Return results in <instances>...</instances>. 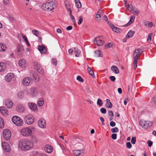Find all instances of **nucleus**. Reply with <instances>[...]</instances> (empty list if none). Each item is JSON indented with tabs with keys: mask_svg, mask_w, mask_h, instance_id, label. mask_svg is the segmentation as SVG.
Wrapping results in <instances>:
<instances>
[{
	"mask_svg": "<svg viewBox=\"0 0 156 156\" xmlns=\"http://www.w3.org/2000/svg\"><path fill=\"white\" fill-rule=\"evenodd\" d=\"M33 146V143L27 139H22L19 142V147L23 151H26L29 150Z\"/></svg>",
	"mask_w": 156,
	"mask_h": 156,
	"instance_id": "obj_1",
	"label": "nucleus"
},
{
	"mask_svg": "<svg viewBox=\"0 0 156 156\" xmlns=\"http://www.w3.org/2000/svg\"><path fill=\"white\" fill-rule=\"evenodd\" d=\"M56 2L54 1L43 4L41 7L45 11L53 12L54 9L56 7Z\"/></svg>",
	"mask_w": 156,
	"mask_h": 156,
	"instance_id": "obj_2",
	"label": "nucleus"
},
{
	"mask_svg": "<svg viewBox=\"0 0 156 156\" xmlns=\"http://www.w3.org/2000/svg\"><path fill=\"white\" fill-rule=\"evenodd\" d=\"M140 48H137L135 50L133 51V56L134 58L133 64L134 65V69H136L137 67V60L140 56L139 55Z\"/></svg>",
	"mask_w": 156,
	"mask_h": 156,
	"instance_id": "obj_3",
	"label": "nucleus"
},
{
	"mask_svg": "<svg viewBox=\"0 0 156 156\" xmlns=\"http://www.w3.org/2000/svg\"><path fill=\"white\" fill-rule=\"evenodd\" d=\"M12 122L16 125L18 126H21L23 124V120L19 117L15 116L12 119Z\"/></svg>",
	"mask_w": 156,
	"mask_h": 156,
	"instance_id": "obj_4",
	"label": "nucleus"
},
{
	"mask_svg": "<svg viewBox=\"0 0 156 156\" xmlns=\"http://www.w3.org/2000/svg\"><path fill=\"white\" fill-rule=\"evenodd\" d=\"M20 132L21 134L24 136H29L31 135L32 131L31 128L26 127L22 129Z\"/></svg>",
	"mask_w": 156,
	"mask_h": 156,
	"instance_id": "obj_5",
	"label": "nucleus"
},
{
	"mask_svg": "<svg viewBox=\"0 0 156 156\" xmlns=\"http://www.w3.org/2000/svg\"><path fill=\"white\" fill-rule=\"evenodd\" d=\"M34 118L31 115H28L26 116L24 118V120L26 124L28 125L32 124L34 121Z\"/></svg>",
	"mask_w": 156,
	"mask_h": 156,
	"instance_id": "obj_6",
	"label": "nucleus"
},
{
	"mask_svg": "<svg viewBox=\"0 0 156 156\" xmlns=\"http://www.w3.org/2000/svg\"><path fill=\"white\" fill-rule=\"evenodd\" d=\"M139 123L140 126L145 129H147L152 126L153 123L150 121H140Z\"/></svg>",
	"mask_w": 156,
	"mask_h": 156,
	"instance_id": "obj_7",
	"label": "nucleus"
},
{
	"mask_svg": "<svg viewBox=\"0 0 156 156\" xmlns=\"http://www.w3.org/2000/svg\"><path fill=\"white\" fill-rule=\"evenodd\" d=\"M3 135V137L6 140H9L10 139L11 136V133L10 131L8 129L4 130Z\"/></svg>",
	"mask_w": 156,
	"mask_h": 156,
	"instance_id": "obj_8",
	"label": "nucleus"
},
{
	"mask_svg": "<svg viewBox=\"0 0 156 156\" xmlns=\"http://www.w3.org/2000/svg\"><path fill=\"white\" fill-rule=\"evenodd\" d=\"M34 68L40 73L43 74L44 73V71L40 65L37 62H34Z\"/></svg>",
	"mask_w": 156,
	"mask_h": 156,
	"instance_id": "obj_9",
	"label": "nucleus"
},
{
	"mask_svg": "<svg viewBox=\"0 0 156 156\" xmlns=\"http://www.w3.org/2000/svg\"><path fill=\"white\" fill-rule=\"evenodd\" d=\"M33 82V80L31 78L27 77L23 79L22 81L23 84L26 86H29L31 85Z\"/></svg>",
	"mask_w": 156,
	"mask_h": 156,
	"instance_id": "obj_10",
	"label": "nucleus"
},
{
	"mask_svg": "<svg viewBox=\"0 0 156 156\" xmlns=\"http://www.w3.org/2000/svg\"><path fill=\"white\" fill-rule=\"evenodd\" d=\"M30 75L35 81H38L39 80L40 77L34 71H31L30 72Z\"/></svg>",
	"mask_w": 156,
	"mask_h": 156,
	"instance_id": "obj_11",
	"label": "nucleus"
},
{
	"mask_svg": "<svg viewBox=\"0 0 156 156\" xmlns=\"http://www.w3.org/2000/svg\"><path fill=\"white\" fill-rule=\"evenodd\" d=\"M2 148L7 152H9L11 150V147L6 142L2 143Z\"/></svg>",
	"mask_w": 156,
	"mask_h": 156,
	"instance_id": "obj_12",
	"label": "nucleus"
},
{
	"mask_svg": "<svg viewBox=\"0 0 156 156\" xmlns=\"http://www.w3.org/2000/svg\"><path fill=\"white\" fill-rule=\"evenodd\" d=\"M30 93L32 96H36L38 94L37 88L34 87H32L30 89Z\"/></svg>",
	"mask_w": 156,
	"mask_h": 156,
	"instance_id": "obj_13",
	"label": "nucleus"
},
{
	"mask_svg": "<svg viewBox=\"0 0 156 156\" xmlns=\"http://www.w3.org/2000/svg\"><path fill=\"white\" fill-rule=\"evenodd\" d=\"M14 77V74L12 73H8L5 77L6 81L7 82H10Z\"/></svg>",
	"mask_w": 156,
	"mask_h": 156,
	"instance_id": "obj_14",
	"label": "nucleus"
},
{
	"mask_svg": "<svg viewBox=\"0 0 156 156\" xmlns=\"http://www.w3.org/2000/svg\"><path fill=\"white\" fill-rule=\"evenodd\" d=\"M95 44H97L98 46H101L103 45L104 43V41L102 40H98V37L95 38L94 41Z\"/></svg>",
	"mask_w": 156,
	"mask_h": 156,
	"instance_id": "obj_15",
	"label": "nucleus"
},
{
	"mask_svg": "<svg viewBox=\"0 0 156 156\" xmlns=\"http://www.w3.org/2000/svg\"><path fill=\"white\" fill-rule=\"evenodd\" d=\"M13 105V102L11 100H7L5 101V105L8 108H11Z\"/></svg>",
	"mask_w": 156,
	"mask_h": 156,
	"instance_id": "obj_16",
	"label": "nucleus"
},
{
	"mask_svg": "<svg viewBox=\"0 0 156 156\" xmlns=\"http://www.w3.org/2000/svg\"><path fill=\"white\" fill-rule=\"evenodd\" d=\"M38 125L41 128H44L46 126L45 121L44 119H41L38 121Z\"/></svg>",
	"mask_w": 156,
	"mask_h": 156,
	"instance_id": "obj_17",
	"label": "nucleus"
},
{
	"mask_svg": "<svg viewBox=\"0 0 156 156\" xmlns=\"http://www.w3.org/2000/svg\"><path fill=\"white\" fill-rule=\"evenodd\" d=\"M18 63L19 66L23 68L26 67L27 65L26 61L24 59L20 60Z\"/></svg>",
	"mask_w": 156,
	"mask_h": 156,
	"instance_id": "obj_18",
	"label": "nucleus"
},
{
	"mask_svg": "<svg viewBox=\"0 0 156 156\" xmlns=\"http://www.w3.org/2000/svg\"><path fill=\"white\" fill-rule=\"evenodd\" d=\"M38 49L41 53H46L47 52L46 48L43 45L38 46Z\"/></svg>",
	"mask_w": 156,
	"mask_h": 156,
	"instance_id": "obj_19",
	"label": "nucleus"
},
{
	"mask_svg": "<svg viewBox=\"0 0 156 156\" xmlns=\"http://www.w3.org/2000/svg\"><path fill=\"white\" fill-rule=\"evenodd\" d=\"M28 105L30 109L33 110H35L37 108V105L34 103L29 102Z\"/></svg>",
	"mask_w": 156,
	"mask_h": 156,
	"instance_id": "obj_20",
	"label": "nucleus"
},
{
	"mask_svg": "<svg viewBox=\"0 0 156 156\" xmlns=\"http://www.w3.org/2000/svg\"><path fill=\"white\" fill-rule=\"evenodd\" d=\"M24 110V108L21 104L18 105L16 108V111L19 112H23Z\"/></svg>",
	"mask_w": 156,
	"mask_h": 156,
	"instance_id": "obj_21",
	"label": "nucleus"
},
{
	"mask_svg": "<svg viewBox=\"0 0 156 156\" xmlns=\"http://www.w3.org/2000/svg\"><path fill=\"white\" fill-rule=\"evenodd\" d=\"M83 150H74L73 151V153L76 156H80L83 154Z\"/></svg>",
	"mask_w": 156,
	"mask_h": 156,
	"instance_id": "obj_22",
	"label": "nucleus"
},
{
	"mask_svg": "<svg viewBox=\"0 0 156 156\" xmlns=\"http://www.w3.org/2000/svg\"><path fill=\"white\" fill-rule=\"evenodd\" d=\"M0 111L2 114L5 116L8 114L7 110L4 107H1L0 108Z\"/></svg>",
	"mask_w": 156,
	"mask_h": 156,
	"instance_id": "obj_23",
	"label": "nucleus"
},
{
	"mask_svg": "<svg viewBox=\"0 0 156 156\" xmlns=\"http://www.w3.org/2000/svg\"><path fill=\"white\" fill-rule=\"evenodd\" d=\"M135 19V16H131V18L128 23H127L126 24L123 25V27H127L129 25H130L134 21V20Z\"/></svg>",
	"mask_w": 156,
	"mask_h": 156,
	"instance_id": "obj_24",
	"label": "nucleus"
},
{
	"mask_svg": "<svg viewBox=\"0 0 156 156\" xmlns=\"http://www.w3.org/2000/svg\"><path fill=\"white\" fill-rule=\"evenodd\" d=\"M106 103L105 105L106 106L109 108H111L112 107V103L110 102V100L108 99H107L106 100Z\"/></svg>",
	"mask_w": 156,
	"mask_h": 156,
	"instance_id": "obj_25",
	"label": "nucleus"
},
{
	"mask_svg": "<svg viewBox=\"0 0 156 156\" xmlns=\"http://www.w3.org/2000/svg\"><path fill=\"white\" fill-rule=\"evenodd\" d=\"M111 69L116 74H118L119 73V69L116 66H111Z\"/></svg>",
	"mask_w": 156,
	"mask_h": 156,
	"instance_id": "obj_26",
	"label": "nucleus"
},
{
	"mask_svg": "<svg viewBox=\"0 0 156 156\" xmlns=\"http://www.w3.org/2000/svg\"><path fill=\"white\" fill-rule=\"evenodd\" d=\"M24 51L23 46L20 45H18L17 47V51L18 53H22Z\"/></svg>",
	"mask_w": 156,
	"mask_h": 156,
	"instance_id": "obj_27",
	"label": "nucleus"
},
{
	"mask_svg": "<svg viewBox=\"0 0 156 156\" xmlns=\"http://www.w3.org/2000/svg\"><path fill=\"white\" fill-rule=\"evenodd\" d=\"M7 48L5 44L2 43H0V51L4 52L5 51Z\"/></svg>",
	"mask_w": 156,
	"mask_h": 156,
	"instance_id": "obj_28",
	"label": "nucleus"
},
{
	"mask_svg": "<svg viewBox=\"0 0 156 156\" xmlns=\"http://www.w3.org/2000/svg\"><path fill=\"white\" fill-rule=\"evenodd\" d=\"M6 65L3 62L0 63V72H2L4 70L6 69Z\"/></svg>",
	"mask_w": 156,
	"mask_h": 156,
	"instance_id": "obj_29",
	"label": "nucleus"
},
{
	"mask_svg": "<svg viewBox=\"0 0 156 156\" xmlns=\"http://www.w3.org/2000/svg\"><path fill=\"white\" fill-rule=\"evenodd\" d=\"M45 150L48 153H50L52 151V147L49 145H46L45 146Z\"/></svg>",
	"mask_w": 156,
	"mask_h": 156,
	"instance_id": "obj_30",
	"label": "nucleus"
},
{
	"mask_svg": "<svg viewBox=\"0 0 156 156\" xmlns=\"http://www.w3.org/2000/svg\"><path fill=\"white\" fill-rule=\"evenodd\" d=\"M112 30L115 32L117 33H119L122 32V30L119 28L115 26L112 28Z\"/></svg>",
	"mask_w": 156,
	"mask_h": 156,
	"instance_id": "obj_31",
	"label": "nucleus"
},
{
	"mask_svg": "<svg viewBox=\"0 0 156 156\" xmlns=\"http://www.w3.org/2000/svg\"><path fill=\"white\" fill-rule=\"evenodd\" d=\"M134 33L135 32L134 31L131 30H130L126 35V38H130L131 37Z\"/></svg>",
	"mask_w": 156,
	"mask_h": 156,
	"instance_id": "obj_32",
	"label": "nucleus"
},
{
	"mask_svg": "<svg viewBox=\"0 0 156 156\" xmlns=\"http://www.w3.org/2000/svg\"><path fill=\"white\" fill-rule=\"evenodd\" d=\"M65 5L66 8H67V9L69 11V13L71 14L72 12V11L70 9L71 5L68 3H66V2H65Z\"/></svg>",
	"mask_w": 156,
	"mask_h": 156,
	"instance_id": "obj_33",
	"label": "nucleus"
},
{
	"mask_svg": "<svg viewBox=\"0 0 156 156\" xmlns=\"http://www.w3.org/2000/svg\"><path fill=\"white\" fill-rule=\"evenodd\" d=\"M130 5L131 6V11H132V12L134 14V12H135L136 13V15H138L139 12L137 11V9L136 8H135V7H133L132 5Z\"/></svg>",
	"mask_w": 156,
	"mask_h": 156,
	"instance_id": "obj_34",
	"label": "nucleus"
},
{
	"mask_svg": "<svg viewBox=\"0 0 156 156\" xmlns=\"http://www.w3.org/2000/svg\"><path fill=\"white\" fill-rule=\"evenodd\" d=\"M76 5L78 8H80L81 7V5L79 0H75Z\"/></svg>",
	"mask_w": 156,
	"mask_h": 156,
	"instance_id": "obj_35",
	"label": "nucleus"
},
{
	"mask_svg": "<svg viewBox=\"0 0 156 156\" xmlns=\"http://www.w3.org/2000/svg\"><path fill=\"white\" fill-rule=\"evenodd\" d=\"M74 49L75 52L76 53L75 56L76 57H79L80 52V51L76 48H74Z\"/></svg>",
	"mask_w": 156,
	"mask_h": 156,
	"instance_id": "obj_36",
	"label": "nucleus"
},
{
	"mask_svg": "<svg viewBox=\"0 0 156 156\" xmlns=\"http://www.w3.org/2000/svg\"><path fill=\"white\" fill-rule=\"evenodd\" d=\"M17 96L19 99H21L23 97V93L21 91H20L18 92Z\"/></svg>",
	"mask_w": 156,
	"mask_h": 156,
	"instance_id": "obj_37",
	"label": "nucleus"
},
{
	"mask_svg": "<svg viewBox=\"0 0 156 156\" xmlns=\"http://www.w3.org/2000/svg\"><path fill=\"white\" fill-rule=\"evenodd\" d=\"M44 103V101L43 99H40L37 101V104L39 106H42Z\"/></svg>",
	"mask_w": 156,
	"mask_h": 156,
	"instance_id": "obj_38",
	"label": "nucleus"
},
{
	"mask_svg": "<svg viewBox=\"0 0 156 156\" xmlns=\"http://www.w3.org/2000/svg\"><path fill=\"white\" fill-rule=\"evenodd\" d=\"M4 126V122L2 119L0 117V128H2Z\"/></svg>",
	"mask_w": 156,
	"mask_h": 156,
	"instance_id": "obj_39",
	"label": "nucleus"
},
{
	"mask_svg": "<svg viewBox=\"0 0 156 156\" xmlns=\"http://www.w3.org/2000/svg\"><path fill=\"white\" fill-rule=\"evenodd\" d=\"M95 53L96 55V56L97 57H102V54H101L100 51L99 50H96Z\"/></svg>",
	"mask_w": 156,
	"mask_h": 156,
	"instance_id": "obj_40",
	"label": "nucleus"
},
{
	"mask_svg": "<svg viewBox=\"0 0 156 156\" xmlns=\"http://www.w3.org/2000/svg\"><path fill=\"white\" fill-rule=\"evenodd\" d=\"M87 71L92 76L94 75V73L93 71L91 69L90 67L87 68Z\"/></svg>",
	"mask_w": 156,
	"mask_h": 156,
	"instance_id": "obj_41",
	"label": "nucleus"
},
{
	"mask_svg": "<svg viewBox=\"0 0 156 156\" xmlns=\"http://www.w3.org/2000/svg\"><path fill=\"white\" fill-rule=\"evenodd\" d=\"M111 131L112 133H117L119 131V129L117 127L112 128L111 129Z\"/></svg>",
	"mask_w": 156,
	"mask_h": 156,
	"instance_id": "obj_42",
	"label": "nucleus"
},
{
	"mask_svg": "<svg viewBox=\"0 0 156 156\" xmlns=\"http://www.w3.org/2000/svg\"><path fill=\"white\" fill-rule=\"evenodd\" d=\"M97 104L99 105L100 106H101L103 104L102 100L100 99H98L97 100Z\"/></svg>",
	"mask_w": 156,
	"mask_h": 156,
	"instance_id": "obj_43",
	"label": "nucleus"
},
{
	"mask_svg": "<svg viewBox=\"0 0 156 156\" xmlns=\"http://www.w3.org/2000/svg\"><path fill=\"white\" fill-rule=\"evenodd\" d=\"M112 44H113L111 43L110 42L108 44H106L105 46V47L106 48H110L112 46Z\"/></svg>",
	"mask_w": 156,
	"mask_h": 156,
	"instance_id": "obj_44",
	"label": "nucleus"
},
{
	"mask_svg": "<svg viewBox=\"0 0 156 156\" xmlns=\"http://www.w3.org/2000/svg\"><path fill=\"white\" fill-rule=\"evenodd\" d=\"M136 137L132 136V139L131 140V143L133 144H135L136 142Z\"/></svg>",
	"mask_w": 156,
	"mask_h": 156,
	"instance_id": "obj_45",
	"label": "nucleus"
},
{
	"mask_svg": "<svg viewBox=\"0 0 156 156\" xmlns=\"http://www.w3.org/2000/svg\"><path fill=\"white\" fill-rule=\"evenodd\" d=\"M83 21V18L82 16H80L79 17V20L78 22V25H80L81 24Z\"/></svg>",
	"mask_w": 156,
	"mask_h": 156,
	"instance_id": "obj_46",
	"label": "nucleus"
},
{
	"mask_svg": "<svg viewBox=\"0 0 156 156\" xmlns=\"http://www.w3.org/2000/svg\"><path fill=\"white\" fill-rule=\"evenodd\" d=\"M32 32L33 34L37 36L39 34L38 31L37 30H33Z\"/></svg>",
	"mask_w": 156,
	"mask_h": 156,
	"instance_id": "obj_47",
	"label": "nucleus"
},
{
	"mask_svg": "<svg viewBox=\"0 0 156 156\" xmlns=\"http://www.w3.org/2000/svg\"><path fill=\"white\" fill-rule=\"evenodd\" d=\"M76 79L80 82H83L84 80L80 76H78L77 77Z\"/></svg>",
	"mask_w": 156,
	"mask_h": 156,
	"instance_id": "obj_48",
	"label": "nucleus"
},
{
	"mask_svg": "<svg viewBox=\"0 0 156 156\" xmlns=\"http://www.w3.org/2000/svg\"><path fill=\"white\" fill-rule=\"evenodd\" d=\"M151 34H149L147 37V41L148 42H150L151 41Z\"/></svg>",
	"mask_w": 156,
	"mask_h": 156,
	"instance_id": "obj_49",
	"label": "nucleus"
},
{
	"mask_svg": "<svg viewBox=\"0 0 156 156\" xmlns=\"http://www.w3.org/2000/svg\"><path fill=\"white\" fill-rule=\"evenodd\" d=\"M100 111L102 114H105L106 112V109L104 108H101L100 109Z\"/></svg>",
	"mask_w": 156,
	"mask_h": 156,
	"instance_id": "obj_50",
	"label": "nucleus"
},
{
	"mask_svg": "<svg viewBox=\"0 0 156 156\" xmlns=\"http://www.w3.org/2000/svg\"><path fill=\"white\" fill-rule=\"evenodd\" d=\"M117 135L116 134H112L111 136V138L113 140H116L117 138Z\"/></svg>",
	"mask_w": 156,
	"mask_h": 156,
	"instance_id": "obj_51",
	"label": "nucleus"
},
{
	"mask_svg": "<svg viewBox=\"0 0 156 156\" xmlns=\"http://www.w3.org/2000/svg\"><path fill=\"white\" fill-rule=\"evenodd\" d=\"M70 18L71 20L73 21V23H75V19L74 17L72 15V13L70 14Z\"/></svg>",
	"mask_w": 156,
	"mask_h": 156,
	"instance_id": "obj_52",
	"label": "nucleus"
},
{
	"mask_svg": "<svg viewBox=\"0 0 156 156\" xmlns=\"http://www.w3.org/2000/svg\"><path fill=\"white\" fill-rule=\"evenodd\" d=\"M127 147L128 148H130L132 147V145L130 142H128L126 143Z\"/></svg>",
	"mask_w": 156,
	"mask_h": 156,
	"instance_id": "obj_53",
	"label": "nucleus"
},
{
	"mask_svg": "<svg viewBox=\"0 0 156 156\" xmlns=\"http://www.w3.org/2000/svg\"><path fill=\"white\" fill-rule=\"evenodd\" d=\"M109 78L110 80H111V81L112 82H114L115 80V78L114 76H110Z\"/></svg>",
	"mask_w": 156,
	"mask_h": 156,
	"instance_id": "obj_54",
	"label": "nucleus"
},
{
	"mask_svg": "<svg viewBox=\"0 0 156 156\" xmlns=\"http://www.w3.org/2000/svg\"><path fill=\"white\" fill-rule=\"evenodd\" d=\"M147 143L148 144V146L150 147L152 145L153 142L151 140H149L147 141Z\"/></svg>",
	"mask_w": 156,
	"mask_h": 156,
	"instance_id": "obj_55",
	"label": "nucleus"
},
{
	"mask_svg": "<svg viewBox=\"0 0 156 156\" xmlns=\"http://www.w3.org/2000/svg\"><path fill=\"white\" fill-rule=\"evenodd\" d=\"M8 19L11 22H13V21L14 20V19H13V17L11 16H8Z\"/></svg>",
	"mask_w": 156,
	"mask_h": 156,
	"instance_id": "obj_56",
	"label": "nucleus"
},
{
	"mask_svg": "<svg viewBox=\"0 0 156 156\" xmlns=\"http://www.w3.org/2000/svg\"><path fill=\"white\" fill-rule=\"evenodd\" d=\"M115 124H115V122L113 121H111L110 122V126L112 127H113V126H115Z\"/></svg>",
	"mask_w": 156,
	"mask_h": 156,
	"instance_id": "obj_57",
	"label": "nucleus"
},
{
	"mask_svg": "<svg viewBox=\"0 0 156 156\" xmlns=\"http://www.w3.org/2000/svg\"><path fill=\"white\" fill-rule=\"evenodd\" d=\"M108 115L109 116H114V114L112 111H108Z\"/></svg>",
	"mask_w": 156,
	"mask_h": 156,
	"instance_id": "obj_58",
	"label": "nucleus"
},
{
	"mask_svg": "<svg viewBox=\"0 0 156 156\" xmlns=\"http://www.w3.org/2000/svg\"><path fill=\"white\" fill-rule=\"evenodd\" d=\"M148 23L147 25H148V27H152L153 26V23L152 22H149V23L148 22Z\"/></svg>",
	"mask_w": 156,
	"mask_h": 156,
	"instance_id": "obj_59",
	"label": "nucleus"
},
{
	"mask_svg": "<svg viewBox=\"0 0 156 156\" xmlns=\"http://www.w3.org/2000/svg\"><path fill=\"white\" fill-rule=\"evenodd\" d=\"M9 2V0H3V3L5 5H7Z\"/></svg>",
	"mask_w": 156,
	"mask_h": 156,
	"instance_id": "obj_60",
	"label": "nucleus"
},
{
	"mask_svg": "<svg viewBox=\"0 0 156 156\" xmlns=\"http://www.w3.org/2000/svg\"><path fill=\"white\" fill-rule=\"evenodd\" d=\"M100 119L101 121L102 122V124L103 125H104V121L105 120H104V118L103 117H101L100 118Z\"/></svg>",
	"mask_w": 156,
	"mask_h": 156,
	"instance_id": "obj_61",
	"label": "nucleus"
},
{
	"mask_svg": "<svg viewBox=\"0 0 156 156\" xmlns=\"http://www.w3.org/2000/svg\"><path fill=\"white\" fill-rule=\"evenodd\" d=\"M101 15H98V14H96V18L98 19V20H100V18H101Z\"/></svg>",
	"mask_w": 156,
	"mask_h": 156,
	"instance_id": "obj_62",
	"label": "nucleus"
},
{
	"mask_svg": "<svg viewBox=\"0 0 156 156\" xmlns=\"http://www.w3.org/2000/svg\"><path fill=\"white\" fill-rule=\"evenodd\" d=\"M73 27L71 26H69L68 27H67L66 28V29L68 30H71L72 29Z\"/></svg>",
	"mask_w": 156,
	"mask_h": 156,
	"instance_id": "obj_63",
	"label": "nucleus"
},
{
	"mask_svg": "<svg viewBox=\"0 0 156 156\" xmlns=\"http://www.w3.org/2000/svg\"><path fill=\"white\" fill-rule=\"evenodd\" d=\"M103 20L105 21H106L107 22L108 21V18L106 16L104 15L103 17Z\"/></svg>",
	"mask_w": 156,
	"mask_h": 156,
	"instance_id": "obj_64",
	"label": "nucleus"
}]
</instances>
